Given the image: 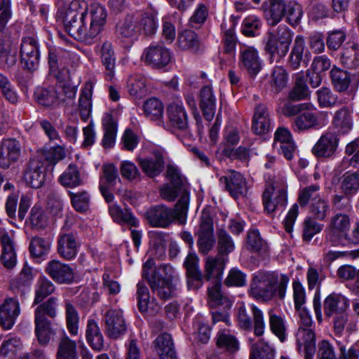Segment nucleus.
Segmentation results:
<instances>
[{
	"mask_svg": "<svg viewBox=\"0 0 359 359\" xmlns=\"http://www.w3.org/2000/svg\"><path fill=\"white\" fill-rule=\"evenodd\" d=\"M174 269L169 264L155 266L153 259H148L142 266V277L147 280L151 292L163 301L176 295L177 287L173 283Z\"/></svg>",
	"mask_w": 359,
	"mask_h": 359,
	"instance_id": "f257e3e1",
	"label": "nucleus"
},
{
	"mask_svg": "<svg viewBox=\"0 0 359 359\" xmlns=\"http://www.w3.org/2000/svg\"><path fill=\"white\" fill-rule=\"evenodd\" d=\"M72 54L65 50L50 49L48 55L49 75L54 77L62 87V91L67 99L74 100L77 87L72 85L69 64Z\"/></svg>",
	"mask_w": 359,
	"mask_h": 359,
	"instance_id": "f03ea898",
	"label": "nucleus"
},
{
	"mask_svg": "<svg viewBox=\"0 0 359 359\" xmlns=\"http://www.w3.org/2000/svg\"><path fill=\"white\" fill-rule=\"evenodd\" d=\"M188 210V198L184 196L179 198L174 208L164 205H156L149 208L146 211L144 217L151 227L167 228L175 220H177L180 224H184Z\"/></svg>",
	"mask_w": 359,
	"mask_h": 359,
	"instance_id": "7ed1b4c3",
	"label": "nucleus"
},
{
	"mask_svg": "<svg viewBox=\"0 0 359 359\" xmlns=\"http://www.w3.org/2000/svg\"><path fill=\"white\" fill-rule=\"evenodd\" d=\"M264 211L268 214L283 211L287 203V183L284 178L278 177L262 194Z\"/></svg>",
	"mask_w": 359,
	"mask_h": 359,
	"instance_id": "20e7f679",
	"label": "nucleus"
},
{
	"mask_svg": "<svg viewBox=\"0 0 359 359\" xmlns=\"http://www.w3.org/2000/svg\"><path fill=\"white\" fill-rule=\"evenodd\" d=\"M166 177L168 183L160 188V195L164 200L174 201L177 196L182 198L187 196L189 204V192L187 191L185 182L182 177L180 170L175 165H168L166 170Z\"/></svg>",
	"mask_w": 359,
	"mask_h": 359,
	"instance_id": "39448f33",
	"label": "nucleus"
},
{
	"mask_svg": "<svg viewBox=\"0 0 359 359\" xmlns=\"http://www.w3.org/2000/svg\"><path fill=\"white\" fill-rule=\"evenodd\" d=\"M251 315L247 312L244 306H240L237 313V320L238 327L243 330L250 331L253 330L254 334L257 337H261L264 334L266 323L264 318V313L257 306L252 305L251 306Z\"/></svg>",
	"mask_w": 359,
	"mask_h": 359,
	"instance_id": "423d86ee",
	"label": "nucleus"
},
{
	"mask_svg": "<svg viewBox=\"0 0 359 359\" xmlns=\"http://www.w3.org/2000/svg\"><path fill=\"white\" fill-rule=\"evenodd\" d=\"M84 24V32L87 34L80 41L91 43L102 31L106 23L107 13L105 8L99 4H93L90 6L88 17Z\"/></svg>",
	"mask_w": 359,
	"mask_h": 359,
	"instance_id": "0eeeda50",
	"label": "nucleus"
},
{
	"mask_svg": "<svg viewBox=\"0 0 359 359\" xmlns=\"http://www.w3.org/2000/svg\"><path fill=\"white\" fill-rule=\"evenodd\" d=\"M213 225L212 214L210 211L204 210L201 216L197 241L199 252L203 255H208L215 245Z\"/></svg>",
	"mask_w": 359,
	"mask_h": 359,
	"instance_id": "6e6552de",
	"label": "nucleus"
},
{
	"mask_svg": "<svg viewBox=\"0 0 359 359\" xmlns=\"http://www.w3.org/2000/svg\"><path fill=\"white\" fill-rule=\"evenodd\" d=\"M330 77L334 89L339 93L355 90L359 84V72L352 74L335 66L330 70Z\"/></svg>",
	"mask_w": 359,
	"mask_h": 359,
	"instance_id": "1a4fd4ad",
	"label": "nucleus"
},
{
	"mask_svg": "<svg viewBox=\"0 0 359 359\" xmlns=\"http://www.w3.org/2000/svg\"><path fill=\"white\" fill-rule=\"evenodd\" d=\"M20 62L22 68L33 72L39 67V47L37 41L32 36L23 37L20 46Z\"/></svg>",
	"mask_w": 359,
	"mask_h": 359,
	"instance_id": "9d476101",
	"label": "nucleus"
},
{
	"mask_svg": "<svg viewBox=\"0 0 359 359\" xmlns=\"http://www.w3.org/2000/svg\"><path fill=\"white\" fill-rule=\"evenodd\" d=\"M238 65L241 69L255 77L262 67V60L258 50L252 46H244L240 48Z\"/></svg>",
	"mask_w": 359,
	"mask_h": 359,
	"instance_id": "9b49d317",
	"label": "nucleus"
},
{
	"mask_svg": "<svg viewBox=\"0 0 359 359\" xmlns=\"http://www.w3.org/2000/svg\"><path fill=\"white\" fill-rule=\"evenodd\" d=\"M142 58L151 67L162 69L170 62L171 52L161 44L152 43L144 49Z\"/></svg>",
	"mask_w": 359,
	"mask_h": 359,
	"instance_id": "f8f14e48",
	"label": "nucleus"
},
{
	"mask_svg": "<svg viewBox=\"0 0 359 359\" xmlns=\"http://www.w3.org/2000/svg\"><path fill=\"white\" fill-rule=\"evenodd\" d=\"M104 330L107 336L111 339H117L126 331V325L120 310L110 309L103 316Z\"/></svg>",
	"mask_w": 359,
	"mask_h": 359,
	"instance_id": "ddd939ff",
	"label": "nucleus"
},
{
	"mask_svg": "<svg viewBox=\"0 0 359 359\" xmlns=\"http://www.w3.org/2000/svg\"><path fill=\"white\" fill-rule=\"evenodd\" d=\"M251 294L257 299L269 301L276 291V281L265 275L257 276L251 284Z\"/></svg>",
	"mask_w": 359,
	"mask_h": 359,
	"instance_id": "4468645a",
	"label": "nucleus"
},
{
	"mask_svg": "<svg viewBox=\"0 0 359 359\" xmlns=\"http://www.w3.org/2000/svg\"><path fill=\"white\" fill-rule=\"evenodd\" d=\"M66 98L67 97L62 91L60 83L58 89L53 86L48 88L38 87L34 92L35 100L39 104L47 107H57L61 103L65 102Z\"/></svg>",
	"mask_w": 359,
	"mask_h": 359,
	"instance_id": "2eb2a0df",
	"label": "nucleus"
},
{
	"mask_svg": "<svg viewBox=\"0 0 359 359\" xmlns=\"http://www.w3.org/2000/svg\"><path fill=\"white\" fill-rule=\"evenodd\" d=\"M137 13L126 15L116 25V34L123 40L133 41L141 34V26L139 25Z\"/></svg>",
	"mask_w": 359,
	"mask_h": 359,
	"instance_id": "dca6fc26",
	"label": "nucleus"
},
{
	"mask_svg": "<svg viewBox=\"0 0 359 359\" xmlns=\"http://www.w3.org/2000/svg\"><path fill=\"white\" fill-rule=\"evenodd\" d=\"M220 184L233 198L244 196L247 192V183L243 175L234 170H229L219 179Z\"/></svg>",
	"mask_w": 359,
	"mask_h": 359,
	"instance_id": "f3484780",
	"label": "nucleus"
},
{
	"mask_svg": "<svg viewBox=\"0 0 359 359\" xmlns=\"http://www.w3.org/2000/svg\"><path fill=\"white\" fill-rule=\"evenodd\" d=\"M23 177L27 184L34 189L40 188L46 179L43 162L39 158H32L26 164Z\"/></svg>",
	"mask_w": 359,
	"mask_h": 359,
	"instance_id": "a211bd4d",
	"label": "nucleus"
},
{
	"mask_svg": "<svg viewBox=\"0 0 359 359\" xmlns=\"http://www.w3.org/2000/svg\"><path fill=\"white\" fill-rule=\"evenodd\" d=\"M117 182H120L121 179L116 166L114 164L104 165L102 174L100 175V191L107 203L114 201V196L109 188L114 187Z\"/></svg>",
	"mask_w": 359,
	"mask_h": 359,
	"instance_id": "6ab92c4d",
	"label": "nucleus"
},
{
	"mask_svg": "<svg viewBox=\"0 0 359 359\" xmlns=\"http://www.w3.org/2000/svg\"><path fill=\"white\" fill-rule=\"evenodd\" d=\"M80 243L76 233H61L57 238V252L65 260L74 259L78 253Z\"/></svg>",
	"mask_w": 359,
	"mask_h": 359,
	"instance_id": "aec40b11",
	"label": "nucleus"
},
{
	"mask_svg": "<svg viewBox=\"0 0 359 359\" xmlns=\"http://www.w3.org/2000/svg\"><path fill=\"white\" fill-rule=\"evenodd\" d=\"M339 138L334 133H323L312 149V153L318 158H331L337 151Z\"/></svg>",
	"mask_w": 359,
	"mask_h": 359,
	"instance_id": "412c9836",
	"label": "nucleus"
},
{
	"mask_svg": "<svg viewBox=\"0 0 359 359\" xmlns=\"http://www.w3.org/2000/svg\"><path fill=\"white\" fill-rule=\"evenodd\" d=\"M18 48L11 37L0 32V65L4 68L13 67L18 60Z\"/></svg>",
	"mask_w": 359,
	"mask_h": 359,
	"instance_id": "4be33fe9",
	"label": "nucleus"
},
{
	"mask_svg": "<svg viewBox=\"0 0 359 359\" xmlns=\"http://www.w3.org/2000/svg\"><path fill=\"white\" fill-rule=\"evenodd\" d=\"M45 271L59 284H69L74 280V272L70 266L56 259L48 262Z\"/></svg>",
	"mask_w": 359,
	"mask_h": 359,
	"instance_id": "5701e85b",
	"label": "nucleus"
},
{
	"mask_svg": "<svg viewBox=\"0 0 359 359\" xmlns=\"http://www.w3.org/2000/svg\"><path fill=\"white\" fill-rule=\"evenodd\" d=\"M20 142L13 138L4 140L0 147V167L8 169L20 156Z\"/></svg>",
	"mask_w": 359,
	"mask_h": 359,
	"instance_id": "b1692460",
	"label": "nucleus"
},
{
	"mask_svg": "<svg viewBox=\"0 0 359 359\" xmlns=\"http://www.w3.org/2000/svg\"><path fill=\"white\" fill-rule=\"evenodd\" d=\"M350 219L346 215L337 214L331 220V229L327 234V239L333 245H339L349 230Z\"/></svg>",
	"mask_w": 359,
	"mask_h": 359,
	"instance_id": "393cba45",
	"label": "nucleus"
},
{
	"mask_svg": "<svg viewBox=\"0 0 359 359\" xmlns=\"http://www.w3.org/2000/svg\"><path fill=\"white\" fill-rule=\"evenodd\" d=\"M299 351L303 352L305 359H313L316 353V336L311 328L299 327L297 334Z\"/></svg>",
	"mask_w": 359,
	"mask_h": 359,
	"instance_id": "a878e982",
	"label": "nucleus"
},
{
	"mask_svg": "<svg viewBox=\"0 0 359 359\" xmlns=\"http://www.w3.org/2000/svg\"><path fill=\"white\" fill-rule=\"evenodd\" d=\"M20 313L18 301L14 298L6 299L0 306V324L4 329L12 328Z\"/></svg>",
	"mask_w": 359,
	"mask_h": 359,
	"instance_id": "bb28decb",
	"label": "nucleus"
},
{
	"mask_svg": "<svg viewBox=\"0 0 359 359\" xmlns=\"http://www.w3.org/2000/svg\"><path fill=\"white\" fill-rule=\"evenodd\" d=\"M264 18L271 26H276L281 21L286 12L284 0H268L262 5Z\"/></svg>",
	"mask_w": 359,
	"mask_h": 359,
	"instance_id": "cd10ccee",
	"label": "nucleus"
},
{
	"mask_svg": "<svg viewBox=\"0 0 359 359\" xmlns=\"http://www.w3.org/2000/svg\"><path fill=\"white\" fill-rule=\"evenodd\" d=\"M58 12L62 17L63 21L67 20L69 16L80 17L89 13L90 8L83 0H72L67 3V0H58Z\"/></svg>",
	"mask_w": 359,
	"mask_h": 359,
	"instance_id": "c85d7f7f",
	"label": "nucleus"
},
{
	"mask_svg": "<svg viewBox=\"0 0 359 359\" xmlns=\"http://www.w3.org/2000/svg\"><path fill=\"white\" fill-rule=\"evenodd\" d=\"M228 262L227 257L220 256H209L205 259L204 266L203 278L207 281L212 279V281L221 282L226 263Z\"/></svg>",
	"mask_w": 359,
	"mask_h": 359,
	"instance_id": "c756f323",
	"label": "nucleus"
},
{
	"mask_svg": "<svg viewBox=\"0 0 359 359\" xmlns=\"http://www.w3.org/2000/svg\"><path fill=\"white\" fill-rule=\"evenodd\" d=\"M138 164L142 172L149 177L158 176L165 168L163 154L159 151L154 152L151 156L138 158Z\"/></svg>",
	"mask_w": 359,
	"mask_h": 359,
	"instance_id": "7c9ffc66",
	"label": "nucleus"
},
{
	"mask_svg": "<svg viewBox=\"0 0 359 359\" xmlns=\"http://www.w3.org/2000/svg\"><path fill=\"white\" fill-rule=\"evenodd\" d=\"M319 112L305 111L296 116L292 123L294 131L300 132L322 127L323 123Z\"/></svg>",
	"mask_w": 359,
	"mask_h": 359,
	"instance_id": "2f4dec72",
	"label": "nucleus"
},
{
	"mask_svg": "<svg viewBox=\"0 0 359 359\" xmlns=\"http://www.w3.org/2000/svg\"><path fill=\"white\" fill-rule=\"evenodd\" d=\"M263 43L264 45V50L269 56V60L271 63L279 62L285 57L290 49L287 44L279 42L273 38V36L269 37L265 35Z\"/></svg>",
	"mask_w": 359,
	"mask_h": 359,
	"instance_id": "473e14b6",
	"label": "nucleus"
},
{
	"mask_svg": "<svg viewBox=\"0 0 359 359\" xmlns=\"http://www.w3.org/2000/svg\"><path fill=\"white\" fill-rule=\"evenodd\" d=\"M199 107L204 118L211 121L216 111V97L210 86H203L199 93Z\"/></svg>",
	"mask_w": 359,
	"mask_h": 359,
	"instance_id": "72a5a7b5",
	"label": "nucleus"
},
{
	"mask_svg": "<svg viewBox=\"0 0 359 359\" xmlns=\"http://www.w3.org/2000/svg\"><path fill=\"white\" fill-rule=\"evenodd\" d=\"M271 121L268 108L259 104L255 108L252 123V130L256 135L267 133L271 130Z\"/></svg>",
	"mask_w": 359,
	"mask_h": 359,
	"instance_id": "f704fd0d",
	"label": "nucleus"
},
{
	"mask_svg": "<svg viewBox=\"0 0 359 359\" xmlns=\"http://www.w3.org/2000/svg\"><path fill=\"white\" fill-rule=\"evenodd\" d=\"M154 350L161 359H177L172 337L166 332L159 334L154 341Z\"/></svg>",
	"mask_w": 359,
	"mask_h": 359,
	"instance_id": "c9c22d12",
	"label": "nucleus"
},
{
	"mask_svg": "<svg viewBox=\"0 0 359 359\" xmlns=\"http://www.w3.org/2000/svg\"><path fill=\"white\" fill-rule=\"evenodd\" d=\"M349 306V300L340 294H331L324 301V312L326 316L332 317L345 312Z\"/></svg>",
	"mask_w": 359,
	"mask_h": 359,
	"instance_id": "e433bc0d",
	"label": "nucleus"
},
{
	"mask_svg": "<svg viewBox=\"0 0 359 359\" xmlns=\"http://www.w3.org/2000/svg\"><path fill=\"white\" fill-rule=\"evenodd\" d=\"M216 346L228 355H233L240 349V343L237 337L229 330H219L216 335Z\"/></svg>",
	"mask_w": 359,
	"mask_h": 359,
	"instance_id": "4c0bfd02",
	"label": "nucleus"
},
{
	"mask_svg": "<svg viewBox=\"0 0 359 359\" xmlns=\"http://www.w3.org/2000/svg\"><path fill=\"white\" fill-rule=\"evenodd\" d=\"M167 116L172 127L180 130H184L187 128V114L182 104H170L167 108Z\"/></svg>",
	"mask_w": 359,
	"mask_h": 359,
	"instance_id": "58836bf2",
	"label": "nucleus"
},
{
	"mask_svg": "<svg viewBox=\"0 0 359 359\" xmlns=\"http://www.w3.org/2000/svg\"><path fill=\"white\" fill-rule=\"evenodd\" d=\"M100 56L103 66L105 67L106 76L111 79L114 75L116 56L114 46L109 41H104L100 48Z\"/></svg>",
	"mask_w": 359,
	"mask_h": 359,
	"instance_id": "ea45409f",
	"label": "nucleus"
},
{
	"mask_svg": "<svg viewBox=\"0 0 359 359\" xmlns=\"http://www.w3.org/2000/svg\"><path fill=\"white\" fill-rule=\"evenodd\" d=\"M304 49L305 41L304 36L297 35L294 39V44L289 56V65L293 69H299L302 63L304 67L308 66V60L303 58ZM306 55L307 53L305 54V57H306Z\"/></svg>",
	"mask_w": 359,
	"mask_h": 359,
	"instance_id": "a19ab883",
	"label": "nucleus"
},
{
	"mask_svg": "<svg viewBox=\"0 0 359 359\" xmlns=\"http://www.w3.org/2000/svg\"><path fill=\"white\" fill-rule=\"evenodd\" d=\"M332 125L342 134L351 130L353 127L351 109L348 107H343L336 111L332 118Z\"/></svg>",
	"mask_w": 359,
	"mask_h": 359,
	"instance_id": "79ce46f5",
	"label": "nucleus"
},
{
	"mask_svg": "<svg viewBox=\"0 0 359 359\" xmlns=\"http://www.w3.org/2000/svg\"><path fill=\"white\" fill-rule=\"evenodd\" d=\"M67 20L63 21L65 31L69 36L77 41H80L81 39L83 38L87 34L84 32V24L87 20L88 14L81 15L80 17L74 18L69 16Z\"/></svg>",
	"mask_w": 359,
	"mask_h": 359,
	"instance_id": "37998d69",
	"label": "nucleus"
},
{
	"mask_svg": "<svg viewBox=\"0 0 359 359\" xmlns=\"http://www.w3.org/2000/svg\"><path fill=\"white\" fill-rule=\"evenodd\" d=\"M109 213L113 220L119 224H127L130 226H137L138 219L128 209L123 210L117 204H113L109 207Z\"/></svg>",
	"mask_w": 359,
	"mask_h": 359,
	"instance_id": "c03bdc74",
	"label": "nucleus"
},
{
	"mask_svg": "<svg viewBox=\"0 0 359 359\" xmlns=\"http://www.w3.org/2000/svg\"><path fill=\"white\" fill-rule=\"evenodd\" d=\"M339 61L348 69H355L359 67V45L354 43L347 44L341 53Z\"/></svg>",
	"mask_w": 359,
	"mask_h": 359,
	"instance_id": "a18cd8bd",
	"label": "nucleus"
},
{
	"mask_svg": "<svg viewBox=\"0 0 359 359\" xmlns=\"http://www.w3.org/2000/svg\"><path fill=\"white\" fill-rule=\"evenodd\" d=\"M209 304L210 307L222 306L224 309H229L231 302L229 299L221 292V282L212 281L211 286L208 287Z\"/></svg>",
	"mask_w": 359,
	"mask_h": 359,
	"instance_id": "49530a36",
	"label": "nucleus"
},
{
	"mask_svg": "<svg viewBox=\"0 0 359 359\" xmlns=\"http://www.w3.org/2000/svg\"><path fill=\"white\" fill-rule=\"evenodd\" d=\"M177 46L182 50L196 52L200 46L198 35L192 30L185 29L178 34Z\"/></svg>",
	"mask_w": 359,
	"mask_h": 359,
	"instance_id": "de8ad7c7",
	"label": "nucleus"
},
{
	"mask_svg": "<svg viewBox=\"0 0 359 359\" xmlns=\"http://www.w3.org/2000/svg\"><path fill=\"white\" fill-rule=\"evenodd\" d=\"M1 242L3 247L1 256V262L5 267L12 269L16 264V255L13 241L9 235L4 233L1 237Z\"/></svg>",
	"mask_w": 359,
	"mask_h": 359,
	"instance_id": "09e8293b",
	"label": "nucleus"
},
{
	"mask_svg": "<svg viewBox=\"0 0 359 359\" xmlns=\"http://www.w3.org/2000/svg\"><path fill=\"white\" fill-rule=\"evenodd\" d=\"M102 125L104 133L102 145L105 149L111 148L114 146L117 132V126L111 114H106L103 118Z\"/></svg>",
	"mask_w": 359,
	"mask_h": 359,
	"instance_id": "8fccbe9b",
	"label": "nucleus"
},
{
	"mask_svg": "<svg viewBox=\"0 0 359 359\" xmlns=\"http://www.w3.org/2000/svg\"><path fill=\"white\" fill-rule=\"evenodd\" d=\"M93 84L87 83L83 88L79 101V109L81 118L86 121L90 116L92 109L91 97Z\"/></svg>",
	"mask_w": 359,
	"mask_h": 359,
	"instance_id": "3c124183",
	"label": "nucleus"
},
{
	"mask_svg": "<svg viewBox=\"0 0 359 359\" xmlns=\"http://www.w3.org/2000/svg\"><path fill=\"white\" fill-rule=\"evenodd\" d=\"M217 255L227 257L235 249V243L229 233L223 228L217 230Z\"/></svg>",
	"mask_w": 359,
	"mask_h": 359,
	"instance_id": "603ef678",
	"label": "nucleus"
},
{
	"mask_svg": "<svg viewBox=\"0 0 359 359\" xmlns=\"http://www.w3.org/2000/svg\"><path fill=\"white\" fill-rule=\"evenodd\" d=\"M340 189L346 196L356 194L359 191V172H345L340 178Z\"/></svg>",
	"mask_w": 359,
	"mask_h": 359,
	"instance_id": "864d4df0",
	"label": "nucleus"
},
{
	"mask_svg": "<svg viewBox=\"0 0 359 359\" xmlns=\"http://www.w3.org/2000/svg\"><path fill=\"white\" fill-rule=\"evenodd\" d=\"M310 95V90L306 80L302 74H297L293 87L288 94V99L291 101H300L306 100Z\"/></svg>",
	"mask_w": 359,
	"mask_h": 359,
	"instance_id": "5fc2aeb1",
	"label": "nucleus"
},
{
	"mask_svg": "<svg viewBox=\"0 0 359 359\" xmlns=\"http://www.w3.org/2000/svg\"><path fill=\"white\" fill-rule=\"evenodd\" d=\"M57 302L56 297H51L40 304L34 311V318L43 320H48V317L55 318L57 316Z\"/></svg>",
	"mask_w": 359,
	"mask_h": 359,
	"instance_id": "6e6d98bb",
	"label": "nucleus"
},
{
	"mask_svg": "<svg viewBox=\"0 0 359 359\" xmlns=\"http://www.w3.org/2000/svg\"><path fill=\"white\" fill-rule=\"evenodd\" d=\"M139 25L141 26V32L146 36L152 37L158 28V20L154 13H137Z\"/></svg>",
	"mask_w": 359,
	"mask_h": 359,
	"instance_id": "4d7b16f0",
	"label": "nucleus"
},
{
	"mask_svg": "<svg viewBox=\"0 0 359 359\" xmlns=\"http://www.w3.org/2000/svg\"><path fill=\"white\" fill-rule=\"evenodd\" d=\"M289 75L286 69L282 66H276L273 68L269 83L276 93L280 92L288 83Z\"/></svg>",
	"mask_w": 359,
	"mask_h": 359,
	"instance_id": "13d9d810",
	"label": "nucleus"
},
{
	"mask_svg": "<svg viewBox=\"0 0 359 359\" xmlns=\"http://www.w3.org/2000/svg\"><path fill=\"white\" fill-rule=\"evenodd\" d=\"M54 284L46 277H39L35 285L34 305L39 304L55 291Z\"/></svg>",
	"mask_w": 359,
	"mask_h": 359,
	"instance_id": "bf43d9fd",
	"label": "nucleus"
},
{
	"mask_svg": "<svg viewBox=\"0 0 359 359\" xmlns=\"http://www.w3.org/2000/svg\"><path fill=\"white\" fill-rule=\"evenodd\" d=\"M57 359H77L76 344L66 335L60 340Z\"/></svg>",
	"mask_w": 359,
	"mask_h": 359,
	"instance_id": "052dcab7",
	"label": "nucleus"
},
{
	"mask_svg": "<svg viewBox=\"0 0 359 359\" xmlns=\"http://www.w3.org/2000/svg\"><path fill=\"white\" fill-rule=\"evenodd\" d=\"M33 278L32 269L25 264L18 276L11 281L10 287L14 292L22 291L31 285Z\"/></svg>",
	"mask_w": 359,
	"mask_h": 359,
	"instance_id": "680f3d73",
	"label": "nucleus"
},
{
	"mask_svg": "<svg viewBox=\"0 0 359 359\" xmlns=\"http://www.w3.org/2000/svg\"><path fill=\"white\" fill-rule=\"evenodd\" d=\"M34 324L35 334L39 342L42 345L48 344L53 334L50 320L34 318Z\"/></svg>",
	"mask_w": 359,
	"mask_h": 359,
	"instance_id": "e2e57ef3",
	"label": "nucleus"
},
{
	"mask_svg": "<svg viewBox=\"0 0 359 359\" xmlns=\"http://www.w3.org/2000/svg\"><path fill=\"white\" fill-rule=\"evenodd\" d=\"M60 182L64 187L72 188L79 186L82 180L77 165L69 164L66 170L60 175Z\"/></svg>",
	"mask_w": 359,
	"mask_h": 359,
	"instance_id": "0e129e2a",
	"label": "nucleus"
},
{
	"mask_svg": "<svg viewBox=\"0 0 359 359\" xmlns=\"http://www.w3.org/2000/svg\"><path fill=\"white\" fill-rule=\"evenodd\" d=\"M245 247L250 252L259 253L266 250V243L262 238L258 230L252 229L248 232Z\"/></svg>",
	"mask_w": 359,
	"mask_h": 359,
	"instance_id": "69168bd1",
	"label": "nucleus"
},
{
	"mask_svg": "<svg viewBox=\"0 0 359 359\" xmlns=\"http://www.w3.org/2000/svg\"><path fill=\"white\" fill-rule=\"evenodd\" d=\"M128 91L130 95L141 98L147 94L146 79L141 75L130 76L128 80Z\"/></svg>",
	"mask_w": 359,
	"mask_h": 359,
	"instance_id": "338daca9",
	"label": "nucleus"
},
{
	"mask_svg": "<svg viewBox=\"0 0 359 359\" xmlns=\"http://www.w3.org/2000/svg\"><path fill=\"white\" fill-rule=\"evenodd\" d=\"M269 327L271 332L275 334L281 342L286 339V325L283 318L274 313L272 311L269 312Z\"/></svg>",
	"mask_w": 359,
	"mask_h": 359,
	"instance_id": "774afa93",
	"label": "nucleus"
}]
</instances>
